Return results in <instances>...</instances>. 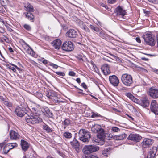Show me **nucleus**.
<instances>
[{
	"mask_svg": "<svg viewBox=\"0 0 158 158\" xmlns=\"http://www.w3.org/2000/svg\"><path fill=\"white\" fill-rule=\"evenodd\" d=\"M91 131L97 133V139H94L93 141L98 143V144L103 145L105 143V132L100 125L95 124L91 128Z\"/></svg>",
	"mask_w": 158,
	"mask_h": 158,
	"instance_id": "obj_1",
	"label": "nucleus"
},
{
	"mask_svg": "<svg viewBox=\"0 0 158 158\" xmlns=\"http://www.w3.org/2000/svg\"><path fill=\"white\" fill-rule=\"evenodd\" d=\"M79 139L84 143H87L91 138L90 133L86 130L81 129L79 132Z\"/></svg>",
	"mask_w": 158,
	"mask_h": 158,
	"instance_id": "obj_2",
	"label": "nucleus"
},
{
	"mask_svg": "<svg viewBox=\"0 0 158 158\" xmlns=\"http://www.w3.org/2000/svg\"><path fill=\"white\" fill-rule=\"evenodd\" d=\"M143 37L144 40L146 44L153 46L155 45L156 41L155 37L150 32H148L143 35Z\"/></svg>",
	"mask_w": 158,
	"mask_h": 158,
	"instance_id": "obj_3",
	"label": "nucleus"
},
{
	"mask_svg": "<svg viewBox=\"0 0 158 158\" xmlns=\"http://www.w3.org/2000/svg\"><path fill=\"white\" fill-rule=\"evenodd\" d=\"M121 81L123 84L127 86H131L133 83L132 76L127 73L124 74L122 75Z\"/></svg>",
	"mask_w": 158,
	"mask_h": 158,
	"instance_id": "obj_4",
	"label": "nucleus"
},
{
	"mask_svg": "<svg viewBox=\"0 0 158 158\" xmlns=\"http://www.w3.org/2000/svg\"><path fill=\"white\" fill-rule=\"evenodd\" d=\"M25 120L27 123L32 124L39 123L42 121V119L37 115H27L25 118Z\"/></svg>",
	"mask_w": 158,
	"mask_h": 158,
	"instance_id": "obj_5",
	"label": "nucleus"
},
{
	"mask_svg": "<svg viewBox=\"0 0 158 158\" xmlns=\"http://www.w3.org/2000/svg\"><path fill=\"white\" fill-rule=\"evenodd\" d=\"M61 48L64 51L70 52L73 50L74 48V45L70 41H66L63 44Z\"/></svg>",
	"mask_w": 158,
	"mask_h": 158,
	"instance_id": "obj_6",
	"label": "nucleus"
},
{
	"mask_svg": "<svg viewBox=\"0 0 158 158\" xmlns=\"http://www.w3.org/2000/svg\"><path fill=\"white\" fill-rule=\"evenodd\" d=\"M27 111L26 108L21 105L16 108L15 113L18 116L22 117L26 114Z\"/></svg>",
	"mask_w": 158,
	"mask_h": 158,
	"instance_id": "obj_7",
	"label": "nucleus"
},
{
	"mask_svg": "<svg viewBox=\"0 0 158 158\" xmlns=\"http://www.w3.org/2000/svg\"><path fill=\"white\" fill-rule=\"evenodd\" d=\"M150 109L151 111L156 115H158V105L156 100H153L152 101L150 106Z\"/></svg>",
	"mask_w": 158,
	"mask_h": 158,
	"instance_id": "obj_8",
	"label": "nucleus"
},
{
	"mask_svg": "<svg viewBox=\"0 0 158 158\" xmlns=\"http://www.w3.org/2000/svg\"><path fill=\"white\" fill-rule=\"evenodd\" d=\"M109 80L110 83L113 86L117 87L119 83V80L115 75H112L109 76Z\"/></svg>",
	"mask_w": 158,
	"mask_h": 158,
	"instance_id": "obj_9",
	"label": "nucleus"
},
{
	"mask_svg": "<svg viewBox=\"0 0 158 158\" xmlns=\"http://www.w3.org/2000/svg\"><path fill=\"white\" fill-rule=\"evenodd\" d=\"M142 138V137L138 134L131 133L129 135L127 139L135 142H139Z\"/></svg>",
	"mask_w": 158,
	"mask_h": 158,
	"instance_id": "obj_10",
	"label": "nucleus"
},
{
	"mask_svg": "<svg viewBox=\"0 0 158 158\" xmlns=\"http://www.w3.org/2000/svg\"><path fill=\"white\" fill-rule=\"evenodd\" d=\"M154 142V140L151 139L145 138L142 142V146L143 148L149 147L152 145Z\"/></svg>",
	"mask_w": 158,
	"mask_h": 158,
	"instance_id": "obj_11",
	"label": "nucleus"
},
{
	"mask_svg": "<svg viewBox=\"0 0 158 158\" xmlns=\"http://www.w3.org/2000/svg\"><path fill=\"white\" fill-rule=\"evenodd\" d=\"M149 95L153 98H158V89L150 88L149 90Z\"/></svg>",
	"mask_w": 158,
	"mask_h": 158,
	"instance_id": "obj_12",
	"label": "nucleus"
},
{
	"mask_svg": "<svg viewBox=\"0 0 158 158\" xmlns=\"http://www.w3.org/2000/svg\"><path fill=\"white\" fill-rule=\"evenodd\" d=\"M70 143L72 148L74 149L77 152H79L80 148V144L78 141L74 138L73 140L70 142Z\"/></svg>",
	"mask_w": 158,
	"mask_h": 158,
	"instance_id": "obj_13",
	"label": "nucleus"
},
{
	"mask_svg": "<svg viewBox=\"0 0 158 158\" xmlns=\"http://www.w3.org/2000/svg\"><path fill=\"white\" fill-rule=\"evenodd\" d=\"M66 35L70 38H75L77 35V32L74 29H70L66 33Z\"/></svg>",
	"mask_w": 158,
	"mask_h": 158,
	"instance_id": "obj_14",
	"label": "nucleus"
},
{
	"mask_svg": "<svg viewBox=\"0 0 158 158\" xmlns=\"http://www.w3.org/2000/svg\"><path fill=\"white\" fill-rule=\"evenodd\" d=\"M9 135L10 138L12 140H17L20 137V135L18 133L13 130L10 131Z\"/></svg>",
	"mask_w": 158,
	"mask_h": 158,
	"instance_id": "obj_15",
	"label": "nucleus"
},
{
	"mask_svg": "<svg viewBox=\"0 0 158 158\" xmlns=\"http://www.w3.org/2000/svg\"><path fill=\"white\" fill-rule=\"evenodd\" d=\"M115 10L117 15L121 16L123 18L126 13V11L119 6H118L116 8Z\"/></svg>",
	"mask_w": 158,
	"mask_h": 158,
	"instance_id": "obj_16",
	"label": "nucleus"
},
{
	"mask_svg": "<svg viewBox=\"0 0 158 158\" xmlns=\"http://www.w3.org/2000/svg\"><path fill=\"white\" fill-rule=\"evenodd\" d=\"M101 69L104 74L105 75H107L110 73L109 66L107 64H104L102 65L101 67Z\"/></svg>",
	"mask_w": 158,
	"mask_h": 158,
	"instance_id": "obj_17",
	"label": "nucleus"
},
{
	"mask_svg": "<svg viewBox=\"0 0 158 158\" xmlns=\"http://www.w3.org/2000/svg\"><path fill=\"white\" fill-rule=\"evenodd\" d=\"M21 145L22 150L24 151H26L29 147V145L28 142L23 140H21Z\"/></svg>",
	"mask_w": 158,
	"mask_h": 158,
	"instance_id": "obj_18",
	"label": "nucleus"
},
{
	"mask_svg": "<svg viewBox=\"0 0 158 158\" xmlns=\"http://www.w3.org/2000/svg\"><path fill=\"white\" fill-rule=\"evenodd\" d=\"M61 44V41L60 40H54L52 44L53 47L56 49H59Z\"/></svg>",
	"mask_w": 158,
	"mask_h": 158,
	"instance_id": "obj_19",
	"label": "nucleus"
},
{
	"mask_svg": "<svg viewBox=\"0 0 158 158\" xmlns=\"http://www.w3.org/2000/svg\"><path fill=\"white\" fill-rule=\"evenodd\" d=\"M157 151V148H156V147L153 146L150 149L148 155L149 156H151L152 157L154 158Z\"/></svg>",
	"mask_w": 158,
	"mask_h": 158,
	"instance_id": "obj_20",
	"label": "nucleus"
},
{
	"mask_svg": "<svg viewBox=\"0 0 158 158\" xmlns=\"http://www.w3.org/2000/svg\"><path fill=\"white\" fill-rule=\"evenodd\" d=\"M140 104L143 107H146L149 106V102L148 99L146 98H142L140 101Z\"/></svg>",
	"mask_w": 158,
	"mask_h": 158,
	"instance_id": "obj_21",
	"label": "nucleus"
},
{
	"mask_svg": "<svg viewBox=\"0 0 158 158\" xmlns=\"http://www.w3.org/2000/svg\"><path fill=\"white\" fill-rule=\"evenodd\" d=\"M26 18L31 22H33L34 20V16L30 12L24 13Z\"/></svg>",
	"mask_w": 158,
	"mask_h": 158,
	"instance_id": "obj_22",
	"label": "nucleus"
},
{
	"mask_svg": "<svg viewBox=\"0 0 158 158\" xmlns=\"http://www.w3.org/2000/svg\"><path fill=\"white\" fill-rule=\"evenodd\" d=\"M79 25L81 28L83 29L86 32L89 33L90 32V30L82 21H80V22Z\"/></svg>",
	"mask_w": 158,
	"mask_h": 158,
	"instance_id": "obj_23",
	"label": "nucleus"
},
{
	"mask_svg": "<svg viewBox=\"0 0 158 158\" xmlns=\"http://www.w3.org/2000/svg\"><path fill=\"white\" fill-rule=\"evenodd\" d=\"M83 151L85 154H89L92 153L91 145H86L83 148Z\"/></svg>",
	"mask_w": 158,
	"mask_h": 158,
	"instance_id": "obj_24",
	"label": "nucleus"
},
{
	"mask_svg": "<svg viewBox=\"0 0 158 158\" xmlns=\"http://www.w3.org/2000/svg\"><path fill=\"white\" fill-rule=\"evenodd\" d=\"M57 95L56 92L54 91H50L47 94V96L51 100Z\"/></svg>",
	"mask_w": 158,
	"mask_h": 158,
	"instance_id": "obj_25",
	"label": "nucleus"
},
{
	"mask_svg": "<svg viewBox=\"0 0 158 158\" xmlns=\"http://www.w3.org/2000/svg\"><path fill=\"white\" fill-rule=\"evenodd\" d=\"M25 7L27 11L29 12L34 11V10L33 6L29 3H27Z\"/></svg>",
	"mask_w": 158,
	"mask_h": 158,
	"instance_id": "obj_26",
	"label": "nucleus"
},
{
	"mask_svg": "<svg viewBox=\"0 0 158 158\" xmlns=\"http://www.w3.org/2000/svg\"><path fill=\"white\" fill-rule=\"evenodd\" d=\"M43 128L44 130H46V131L48 133H50L52 131V130L45 124H44L43 125Z\"/></svg>",
	"mask_w": 158,
	"mask_h": 158,
	"instance_id": "obj_27",
	"label": "nucleus"
},
{
	"mask_svg": "<svg viewBox=\"0 0 158 158\" xmlns=\"http://www.w3.org/2000/svg\"><path fill=\"white\" fill-rule=\"evenodd\" d=\"M98 35L103 39H106L109 37V35L105 33L104 32L102 31H99Z\"/></svg>",
	"mask_w": 158,
	"mask_h": 158,
	"instance_id": "obj_28",
	"label": "nucleus"
},
{
	"mask_svg": "<svg viewBox=\"0 0 158 158\" xmlns=\"http://www.w3.org/2000/svg\"><path fill=\"white\" fill-rule=\"evenodd\" d=\"M127 136V135L125 133H123L117 136L116 138L117 140H122L126 138Z\"/></svg>",
	"mask_w": 158,
	"mask_h": 158,
	"instance_id": "obj_29",
	"label": "nucleus"
},
{
	"mask_svg": "<svg viewBox=\"0 0 158 158\" xmlns=\"http://www.w3.org/2000/svg\"><path fill=\"white\" fill-rule=\"evenodd\" d=\"M53 102H54L55 103H59L60 102H63V101H62L61 99L59 98L58 97V95L56 96L53 98H52V99Z\"/></svg>",
	"mask_w": 158,
	"mask_h": 158,
	"instance_id": "obj_30",
	"label": "nucleus"
},
{
	"mask_svg": "<svg viewBox=\"0 0 158 158\" xmlns=\"http://www.w3.org/2000/svg\"><path fill=\"white\" fill-rule=\"evenodd\" d=\"M70 120L68 119H65L62 123V124L64 126V128L65 129L66 127L70 124Z\"/></svg>",
	"mask_w": 158,
	"mask_h": 158,
	"instance_id": "obj_31",
	"label": "nucleus"
},
{
	"mask_svg": "<svg viewBox=\"0 0 158 158\" xmlns=\"http://www.w3.org/2000/svg\"><path fill=\"white\" fill-rule=\"evenodd\" d=\"M3 104L7 107H11L12 106V103L7 99H6L3 103Z\"/></svg>",
	"mask_w": 158,
	"mask_h": 158,
	"instance_id": "obj_32",
	"label": "nucleus"
},
{
	"mask_svg": "<svg viewBox=\"0 0 158 158\" xmlns=\"http://www.w3.org/2000/svg\"><path fill=\"white\" fill-rule=\"evenodd\" d=\"M10 150L9 147L8 146V145L6 144L4 147L3 149L2 152L3 154H7Z\"/></svg>",
	"mask_w": 158,
	"mask_h": 158,
	"instance_id": "obj_33",
	"label": "nucleus"
},
{
	"mask_svg": "<svg viewBox=\"0 0 158 158\" xmlns=\"http://www.w3.org/2000/svg\"><path fill=\"white\" fill-rule=\"evenodd\" d=\"M72 134L69 132H66L64 133L63 136L66 138L70 139L72 137Z\"/></svg>",
	"mask_w": 158,
	"mask_h": 158,
	"instance_id": "obj_34",
	"label": "nucleus"
},
{
	"mask_svg": "<svg viewBox=\"0 0 158 158\" xmlns=\"http://www.w3.org/2000/svg\"><path fill=\"white\" fill-rule=\"evenodd\" d=\"M10 150L13 149L14 147L17 146V144L16 143H9L6 144Z\"/></svg>",
	"mask_w": 158,
	"mask_h": 158,
	"instance_id": "obj_35",
	"label": "nucleus"
},
{
	"mask_svg": "<svg viewBox=\"0 0 158 158\" xmlns=\"http://www.w3.org/2000/svg\"><path fill=\"white\" fill-rule=\"evenodd\" d=\"M92 152H94L98 151L99 149V147L96 145H91Z\"/></svg>",
	"mask_w": 158,
	"mask_h": 158,
	"instance_id": "obj_36",
	"label": "nucleus"
},
{
	"mask_svg": "<svg viewBox=\"0 0 158 158\" xmlns=\"http://www.w3.org/2000/svg\"><path fill=\"white\" fill-rule=\"evenodd\" d=\"M90 27L92 30L96 32H99V29L97 27H95L91 24L90 25Z\"/></svg>",
	"mask_w": 158,
	"mask_h": 158,
	"instance_id": "obj_37",
	"label": "nucleus"
},
{
	"mask_svg": "<svg viewBox=\"0 0 158 158\" xmlns=\"http://www.w3.org/2000/svg\"><path fill=\"white\" fill-rule=\"evenodd\" d=\"M110 151L109 148L104 149L103 152V154L106 156H107L109 154V151Z\"/></svg>",
	"mask_w": 158,
	"mask_h": 158,
	"instance_id": "obj_38",
	"label": "nucleus"
},
{
	"mask_svg": "<svg viewBox=\"0 0 158 158\" xmlns=\"http://www.w3.org/2000/svg\"><path fill=\"white\" fill-rule=\"evenodd\" d=\"M26 45L23 46V48L25 49L27 51H32V49L30 48L29 46L26 43H25Z\"/></svg>",
	"mask_w": 158,
	"mask_h": 158,
	"instance_id": "obj_39",
	"label": "nucleus"
},
{
	"mask_svg": "<svg viewBox=\"0 0 158 158\" xmlns=\"http://www.w3.org/2000/svg\"><path fill=\"white\" fill-rule=\"evenodd\" d=\"M126 96L133 101H134L135 98L130 93L126 94Z\"/></svg>",
	"mask_w": 158,
	"mask_h": 158,
	"instance_id": "obj_40",
	"label": "nucleus"
},
{
	"mask_svg": "<svg viewBox=\"0 0 158 158\" xmlns=\"http://www.w3.org/2000/svg\"><path fill=\"white\" fill-rule=\"evenodd\" d=\"M23 27L28 31H30L31 30V26L27 24H25L23 26Z\"/></svg>",
	"mask_w": 158,
	"mask_h": 158,
	"instance_id": "obj_41",
	"label": "nucleus"
},
{
	"mask_svg": "<svg viewBox=\"0 0 158 158\" xmlns=\"http://www.w3.org/2000/svg\"><path fill=\"white\" fill-rule=\"evenodd\" d=\"M111 130L114 132H117L120 131V129L117 127H112Z\"/></svg>",
	"mask_w": 158,
	"mask_h": 158,
	"instance_id": "obj_42",
	"label": "nucleus"
},
{
	"mask_svg": "<svg viewBox=\"0 0 158 158\" xmlns=\"http://www.w3.org/2000/svg\"><path fill=\"white\" fill-rule=\"evenodd\" d=\"M99 4L101 6L104 7L106 9L109 10H108L109 9L108 7L105 4L100 2L99 3Z\"/></svg>",
	"mask_w": 158,
	"mask_h": 158,
	"instance_id": "obj_43",
	"label": "nucleus"
},
{
	"mask_svg": "<svg viewBox=\"0 0 158 158\" xmlns=\"http://www.w3.org/2000/svg\"><path fill=\"white\" fill-rule=\"evenodd\" d=\"M83 158H98V157L95 155H91L89 156H85Z\"/></svg>",
	"mask_w": 158,
	"mask_h": 158,
	"instance_id": "obj_44",
	"label": "nucleus"
},
{
	"mask_svg": "<svg viewBox=\"0 0 158 158\" xmlns=\"http://www.w3.org/2000/svg\"><path fill=\"white\" fill-rule=\"evenodd\" d=\"M45 115L48 117L52 118L53 116V114L50 111V110H49L48 112H47V113Z\"/></svg>",
	"mask_w": 158,
	"mask_h": 158,
	"instance_id": "obj_45",
	"label": "nucleus"
},
{
	"mask_svg": "<svg viewBox=\"0 0 158 158\" xmlns=\"http://www.w3.org/2000/svg\"><path fill=\"white\" fill-rule=\"evenodd\" d=\"M5 26L8 31L10 32H12L13 31V30L11 28L9 25L7 24H5Z\"/></svg>",
	"mask_w": 158,
	"mask_h": 158,
	"instance_id": "obj_46",
	"label": "nucleus"
},
{
	"mask_svg": "<svg viewBox=\"0 0 158 158\" xmlns=\"http://www.w3.org/2000/svg\"><path fill=\"white\" fill-rule=\"evenodd\" d=\"M55 73L58 75L61 76H64L65 74L64 73L61 72H56Z\"/></svg>",
	"mask_w": 158,
	"mask_h": 158,
	"instance_id": "obj_47",
	"label": "nucleus"
},
{
	"mask_svg": "<svg viewBox=\"0 0 158 158\" xmlns=\"http://www.w3.org/2000/svg\"><path fill=\"white\" fill-rule=\"evenodd\" d=\"M49 65L52 67L53 68L55 69H56L58 67V66L57 65L52 63H50L49 64Z\"/></svg>",
	"mask_w": 158,
	"mask_h": 158,
	"instance_id": "obj_48",
	"label": "nucleus"
},
{
	"mask_svg": "<svg viewBox=\"0 0 158 158\" xmlns=\"http://www.w3.org/2000/svg\"><path fill=\"white\" fill-rule=\"evenodd\" d=\"M49 109L48 107H45L44 109L42 110V112L44 113L45 115L47 113L48 110H49Z\"/></svg>",
	"mask_w": 158,
	"mask_h": 158,
	"instance_id": "obj_49",
	"label": "nucleus"
},
{
	"mask_svg": "<svg viewBox=\"0 0 158 158\" xmlns=\"http://www.w3.org/2000/svg\"><path fill=\"white\" fill-rule=\"evenodd\" d=\"M2 38L6 42L9 43V40L8 39L5 35H3L2 36Z\"/></svg>",
	"mask_w": 158,
	"mask_h": 158,
	"instance_id": "obj_50",
	"label": "nucleus"
},
{
	"mask_svg": "<svg viewBox=\"0 0 158 158\" xmlns=\"http://www.w3.org/2000/svg\"><path fill=\"white\" fill-rule=\"evenodd\" d=\"M100 116H101V115L99 114H98L97 113H92V114L91 117L92 118H96V117H100Z\"/></svg>",
	"mask_w": 158,
	"mask_h": 158,
	"instance_id": "obj_51",
	"label": "nucleus"
},
{
	"mask_svg": "<svg viewBox=\"0 0 158 158\" xmlns=\"http://www.w3.org/2000/svg\"><path fill=\"white\" fill-rule=\"evenodd\" d=\"M11 65L12 66H13L16 69H17L19 71V73H20L22 71V69H21V68H20L17 67L16 65L13 64H11Z\"/></svg>",
	"mask_w": 158,
	"mask_h": 158,
	"instance_id": "obj_52",
	"label": "nucleus"
},
{
	"mask_svg": "<svg viewBox=\"0 0 158 158\" xmlns=\"http://www.w3.org/2000/svg\"><path fill=\"white\" fill-rule=\"evenodd\" d=\"M143 12L145 14V16H148L150 14V12L146 10L143 9Z\"/></svg>",
	"mask_w": 158,
	"mask_h": 158,
	"instance_id": "obj_53",
	"label": "nucleus"
},
{
	"mask_svg": "<svg viewBox=\"0 0 158 158\" xmlns=\"http://www.w3.org/2000/svg\"><path fill=\"white\" fill-rule=\"evenodd\" d=\"M148 1L154 4H156L158 3V0H148Z\"/></svg>",
	"mask_w": 158,
	"mask_h": 158,
	"instance_id": "obj_54",
	"label": "nucleus"
},
{
	"mask_svg": "<svg viewBox=\"0 0 158 158\" xmlns=\"http://www.w3.org/2000/svg\"><path fill=\"white\" fill-rule=\"evenodd\" d=\"M69 75L71 76H74L75 75V73L73 71H70L69 73Z\"/></svg>",
	"mask_w": 158,
	"mask_h": 158,
	"instance_id": "obj_55",
	"label": "nucleus"
},
{
	"mask_svg": "<svg viewBox=\"0 0 158 158\" xmlns=\"http://www.w3.org/2000/svg\"><path fill=\"white\" fill-rule=\"evenodd\" d=\"M116 2V0H107V2L108 3L110 4H113Z\"/></svg>",
	"mask_w": 158,
	"mask_h": 158,
	"instance_id": "obj_56",
	"label": "nucleus"
},
{
	"mask_svg": "<svg viewBox=\"0 0 158 158\" xmlns=\"http://www.w3.org/2000/svg\"><path fill=\"white\" fill-rule=\"evenodd\" d=\"M9 68L12 70L14 72L16 73V69H15V68L14 67H13L11 66H10L9 67Z\"/></svg>",
	"mask_w": 158,
	"mask_h": 158,
	"instance_id": "obj_57",
	"label": "nucleus"
},
{
	"mask_svg": "<svg viewBox=\"0 0 158 158\" xmlns=\"http://www.w3.org/2000/svg\"><path fill=\"white\" fill-rule=\"evenodd\" d=\"M0 99L2 101V102L3 103L4 101H5L6 99H5L2 96H0Z\"/></svg>",
	"mask_w": 158,
	"mask_h": 158,
	"instance_id": "obj_58",
	"label": "nucleus"
},
{
	"mask_svg": "<svg viewBox=\"0 0 158 158\" xmlns=\"http://www.w3.org/2000/svg\"><path fill=\"white\" fill-rule=\"evenodd\" d=\"M135 40L137 42H138L139 43H141V40L140 39V38L139 37H136L135 38Z\"/></svg>",
	"mask_w": 158,
	"mask_h": 158,
	"instance_id": "obj_59",
	"label": "nucleus"
},
{
	"mask_svg": "<svg viewBox=\"0 0 158 158\" xmlns=\"http://www.w3.org/2000/svg\"><path fill=\"white\" fill-rule=\"evenodd\" d=\"M81 86H82V87H83L85 89H86L87 88L86 85L85 83H82L81 84Z\"/></svg>",
	"mask_w": 158,
	"mask_h": 158,
	"instance_id": "obj_60",
	"label": "nucleus"
},
{
	"mask_svg": "<svg viewBox=\"0 0 158 158\" xmlns=\"http://www.w3.org/2000/svg\"><path fill=\"white\" fill-rule=\"evenodd\" d=\"M0 3L2 6L5 5V3L3 0H0Z\"/></svg>",
	"mask_w": 158,
	"mask_h": 158,
	"instance_id": "obj_61",
	"label": "nucleus"
},
{
	"mask_svg": "<svg viewBox=\"0 0 158 158\" xmlns=\"http://www.w3.org/2000/svg\"><path fill=\"white\" fill-rule=\"evenodd\" d=\"M8 50L10 53H12L14 52L12 48L11 47H10L8 48Z\"/></svg>",
	"mask_w": 158,
	"mask_h": 158,
	"instance_id": "obj_62",
	"label": "nucleus"
},
{
	"mask_svg": "<svg viewBox=\"0 0 158 158\" xmlns=\"http://www.w3.org/2000/svg\"><path fill=\"white\" fill-rule=\"evenodd\" d=\"M42 63L44 64H46L48 63V61L47 60L45 59L42 61Z\"/></svg>",
	"mask_w": 158,
	"mask_h": 158,
	"instance_id": "obj_63",
	"label": "nucleus"
},
{
	"mask_svg": "<svg viewBox=\"0 0 158 158\" xmlns=\"http://www.w3.org/2000/svg\"><path fill=\"white\" fill-rule=\"evenodd\" d=\"M76 80L78 83L80 84L81 83V80L80 78H77Z\"/></svg>",
	"mask_w": 158,
	"mask_h": 158,
	"instance_id": "obj_64",
	"label": "nucleus"
}]
</instances>
